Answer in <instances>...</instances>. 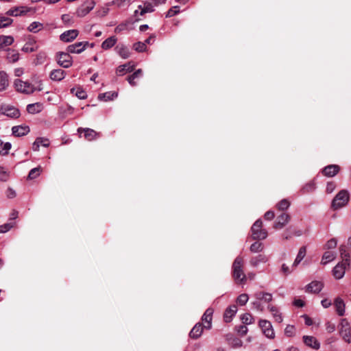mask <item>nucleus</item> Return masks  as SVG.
Wrapping results in <instances>:
<instances>
[{"mask_svg": "<svg viewBox=\"0 0 351 351\" xmlns=\"http://www.w3.org/2000/svg\"><path fill=\"white\" fill-rule=\"evenodd\" d=\"M20 215L19 211L16 210H12L10 213V217L8 219H16L17 218L20 217Z\"/></svg>", "mask_w": 351, "mask_h": 351, "instance_id": "nucleus-58", "label": "nucleus"}, {"mask_svg": "<svg viewBox=\"0 0 351 351\" xmlns=\"http://www.w3.org/2000/svg\"><path fill=\"white\" fill-rule=\"evenodd\" d=\"M95 3L90 1L87 4H83L77 10V15L80 17L86 16L94 8Z\"/></svg>", "mask_w": 351, "mask_h": 351, "instance_id": "nucleus-20", "label": "nucleus"}, {"mask_svg": "<svg viewBox=\"0 0 351 351\" xmlns=\"http://www.w3.org/2000/svg\"><path fill=\"white\" fill-rule=\"evenodd\" d=\"M268 311L271 313L274 320L278 323H281L283 320L282 313L278 308L274 305L269 304L267 306Z\"/></svg>", "mask_w": 351, "mask_h": 351, "instance_id": "nucleus-21", "label": "nucleus"}, {"mask_svg": "<svg viewBox=\"0 0 351 351\" xmlns=\"http://www.w3.org/2000/svg\"><path fill=\"white\" fill-rule=\"evenodd\" d=\"M259 326L261 327L263 334L269 339L275 337L274 330L269 321L266 319H261L259 321Z\"/></svg>", "mask_w": 351, "mask_h": 351, "instance_id": "nucleus-9", "label": "nucleus"}, {"mask_svg": "<svg viewBox=\"0 0 351 351\" xmlns=\"http://www.w3.org/2000/svg\"><path fill=\"white\" fill-rule=\"evenodd\" d=\"M30 129L27 125H16L12 128V134L15 136H23L27 134Z\"/></svg>", "mask_w": 351, "mask_h": 351, "instance_id": "nucleus-17", "label": "nucleus"}, {"mask_svg": "<svg viewBox=\"0 0 351 351\" xmlns=\"http://www.w3.org/2000/svg\"><path fill=\"white\" fill-rule=\"evenodd\" d=\"M43 27V23H41L40 22L34 21L29 25L27 29H28V31H29L31 32L37 33L40 29H42Z\"/></svg>", "mask_w": 351, "mask_h": 351, "instance_id": "nucleus-41", "label": "nucleus"}, {"mask_svg": "<svg viewBox=\"0 0 351 351\" xmlns=\"http://www.w3.org/2000/svg\"><path fill=\"white\" fill-rule=\"evenodd\" d=\"M14 226V223H6L0 226V233H5Z\"/></svg>", "mask_w": 351, "mask_h": 351, "instance_id": "nucleus-50", "label": "nucleus"}, {"mask_svg": "<svg viewBox=\"0 0 351 351\" xmlns=\"http://www.w3.org/2000/svg\"><path fill=\"white\" fill-rule=\"evenodd\" d=\"M133 48L135 51L138 52L145 51L147 49L146 45L142 42H137L134 44Z\"/></svg>", "mask_w": 351, "mask_h": 351, "instance_id": "nucleus-47", "label": "nucleus"}, {"mask_svg": "<svg viewBox=\"0 0 351 351\" xmlns=\"http://www.w3.org/2000/svg\"><path fill=\"white\" fill-rule=\"evenodd\" d=\"M350 264L349 254H345V259L339 263L332 269V274L336 279H341L344 275L346 270L349 267Z\"/></svg>", "mask_w": 351, "mask_h": 351, "instance_id": "nucleus-3", "label": "nucleus"}, {"mask_svg": "<svg viewBox=\"0 0 351 351\" xmlns=\"http://www.w3.org/2000/svg\"><path fill=\"white\" fill-rule=\"evenodd\" d=\"M241 322L245 325L251 324L254 322V319L252 315L250 313H244L241 317Z\"/></svg>", "mask_w": 351, "mask_h": 351, "instance_id": "nucleus-43", "label": "nucleus"}, {"mask_svg": "<svg viewBox=\"0 0 351 351\" xmlns=\"http://www.w3.org/2000/svg\"><path fill=\"white\" fill-rule=\"evenodd\" d=\"M12 22V19L0 15V28L8 27Z\"/></svg>", "mask_w": 351, "mask_h": 351, "instance_id": "nucleus-44", "label": "nucleus"}, {"mask_svg": "<svg viewBox=\"0 0 351 351\" xmlns=\"http://www.w3.org/2000/svg\"><path fill=\"white\" fill-rule=\"evenodd\" d=\"M6 14H8L9 16H19V8L16 7L13 9L9 10L6 12Z\"/></svg>", "mask_w": 351, "mask_h": 351, "instance_id": "nucleus-56", "label": "nucleus"}, {"mask_svg": "<svg viewBox=\"0 0 351 351\" xmlns=\"http://www.w3.org/2000/svg\"><path fill=\"white\" fill-rule=\"evenodd\" d=\"M12 147V145L10 143H3L0 139V155L1 156H7L9 153Z\"/></svg>", "mask_w": 351, "mask_h": 351, "instance_id": "nucleus-37", "label": "nucleus"}, {"mask_svg": "<svg viewBox=\"0 0 351 351\" xmlns=\"http://www.w3.org/2000/svg\"><path fill=\"white\" fill-rule=\"evenodd\" d=\"M303 341L305 345L312 349L319 350L320 348V343L313 336L304 335L303 336Z\"/></svg>", "mask_w": 351, "mask_h": 351, "instance_id": "nucleus-13", "label": "nucleus"}, {"mask_svg": "<svg viewBox=\"0 0 351 351\" xmlns=\"http://www.w3.org/2000/svg\"><path fill=\"white\" fill-rule=\"evenodd\" d=\"M350 199V194L347 190L340 191L334 197L332 202V207L334 209L340 208L346 206Z\"/></svg>", "mask_w": 351, "mask_h": 351, "instance_id": "nucleus-4", "label": "nucleus"}, {"mask_svg": "<svg viewBox=\"0 0 351 351\" xmlns=\"http://www.w3.org/2000/svg\"><path fill=\"white\" fill-rule=\"evenodd\" d=\"M66 52H58L56 55L58 64L64 68H69L72 65V57Z\"/></svg>", "mask_w": 351, "mask_h": 351, "instance_id": "nucleus-8", "label": "nucleus"}, {"mask_svg": "<svg viewBox=\"0 0 351 351\" xmlns=\"http://www.w3.org/2000/svg\"><path fill=\"white\" fill-rule=\"evenodd\" d=\"M237 331L239 335L245 336L247 334L248 329L247 327L244 324L238 326V328H237Z\"/></svg>", "mask_w": 351, "mask_h": 351, "instance_id": "nucleus-53", "label": "nucleus"}, {"mask_svg": "<svg viewBox=\"0 0 351 351\" xmlns=\"http://www.w3.org/2000/svg\"><path fill=\"white\" fill-rule=\"evenodd\" d=\"M14 42V38L11 36H0V47L11 45Z\"/></svg>", "mask_w": 351, "mask_h": 351, "instance_id": "nucleus-35", "label": "nucleus"}, {"mask_svg": "<svg viewBox=\"0 0 351 351\" xmlns=\"http://www.w3.org/2000/svg\"><path fill=\"white\" fill-rule=\"evenodd\" d=\"M254 297L258 301H264L267 303L273 300L272 294L265 291H257L254 293Z\"/></svg>", "mask_w": 351, "mask_h": 351, "instance_id": "nucleus-22", "label": "nucleus"}, {"mask_svg": "<svg viewBox=\"0 0 351 351\" xmlns=\"http://www.w3.org/2000/svg\"><path fill=\"white\" fill-rule=\"evenodd\" d=\"M117 38L112 36L106 39L101 44V48L104 50L112 48L117 43Z\"/></svg>", "mask_w": 351, "mask_h": 351, "instance_id": "nucleus-32", "label": "nucleus"}, {"mask_svg": "<svg viewBox=\"0 0 351 351\" xmlns=\"http://www.w3.org/2000/svg\"><path fill=\"white\" fill-rule=\"evenodd\" d=\"M78 34L79 31L77 29H70L63 32L60 35V38L63 42L69 43L75 39Z\"/></svg>", "mask_w": 351, "mask_h": 351, "instance_id": "nucleus-12", "label": "nucleus"}, {"mask_svg": "<svg viewBox=\"0 0 351 351\" xmlns=\"http://www.w3.org/2000/svg\"><path fill=\"white\" fill-rule=\"evenodd\" d=\"M9 86L8 75L3 71H0V92L5 90Z\"/></svg>", "mask_w": 351, "mask_h": 351, "instance_id": "nucleus-26", "label": "nucleus"}, {"mask_svg": "<svg viewBox=\"0 0 351 351\" xmlns=\"http://www.w3.org/2000/svg\"><path fill=\"white\" fill-rule=\"evenodd\" d=\"M136 79V77L133 75H129L128 77H127V80L128 81V82L130 83V85L134 86L136 85V83L135 82V80Z\"/></svg>", "mask_w": 351, "mask_h": 351, "instance_id": "nucleus-60", "label": "nucleus"}, {"mask_svg": "<svg viewBox=\"0 0 351 351\" xmlns=\"http://www.w3.org/2000/svg\"><path fill=\"white\" fill-rule=\"evenodd\" d=\"M268 261V257L265 254H258L252 257L250 261V264L252 267H257L260 263H265Z\"/></svg>", "mask_w": 351, "mask_h": 351, "instance_id": "nucleus-25", "label": "nucleus"}, {"mask_svg": "<svg viewBox=\"0 0 351 351\" xmlns=\"http://www.w3.org/2000/svg\"><path fill=\"white\" fill-rule=\"evenodd\" d=\"M213 313L214 310L212 308H208L203 314L202 321L204 323L205 329L209 330L211 328Z\"/></svg>", "mask_w": 351, "mask_h": 351, "instance_id": "nucleus-11", "label": "nucleus"}, {"mask_svg": "<svg viewBox=\"0 0 351 351\" xmlns=\"http://www.w3.org/2000/svg\"><path fill=\"white\" fill-rule=\"evenodd\" d=\"M263 249H264L263 244L259 241H256V242L253 243L250 247V250L252 253L261 252L263 250Z\"/></svg>", "mask_w": 351, "mask_h": 351, "instance_id": "nucleus-40", "label": "nucleus"}, {"mask_svg": "<svg viewBox=\"0 0 351 351\" xmlns=\"http://www.w3.org/2000/svg\"><path fill=\"white\" fill-rule=\"evenodd\" d=\"M306 254V246H302L300 248L298 255L293 263L292 267H297L300 263L302 261V259L305 257Z\"/></svg>", "mask_w": 351, "mask_h": 351, "instance_id": "nucleus-31", "label": "nucleus"}, {"mask_svg": "<svg viewBox=\"0 0 351 351\" xmlns=\"http://www.w3.org/2000/svg\"><path fill=\"white\" fill-rule=\"evenodd\" d=\"M295 328L293 325H287L285 329V334L287 337H293L295 335Z\"/></svg>", "mask_w": 351, "mask_h": 351, "instance_id": "nucleus-48", "label": "nucleus"}, {"mask_svg": "<svg viewBox=\"0 0 351 351\" xmlns=\"http://www.w3.org/2000/svg\"><path fill=\"white\" fill-rule=\"evenodd\" d=\"M339 334L347 343L351 342V328L348 322L343 319L340 323Z\"/></svg>", "mask_w": 351, "mask_h": 351, "instance_id": "nucleus-7", "label": "nucleus"}, {"mask_svg": "<svg viewBox=\"0 0 351 351\" xmlns=\"http://www.w3.org/2000/svg\"><path fill=\"white\" fill-rule=\"evenodd\" d=\"M326 326V330L328 333L333 332L335 330V324L334 323H332L330 322H328L325 324Z\"/></svg>", "mask_w": 351, "mask_h": 351, "instance_id": "nucleus-55", "label": "nucleus"}, {"mask_svg": "<svg viewBox=\"0 0 351 351\" xmlns=\"http://www.w3.org/2000/svg\"><path fill=\"white\" fill-rule=\"evenodd\" d=\"M9 178V173L0 166V181L6 182Z\"/></svg>", "mask_w": 351, "mask_h": 351, "instance_id": "nucleus-52", "label": "nucleus"}, {"mask_svg": "<svg viewBox=\"0 0 351 351\" xmlns=\"http://www.w3.org/2000/svg\"><path fill=\"white\" fill-rule=\"evenodd\" d=\"M42 145L43 147H48L49 145V142L47 138L38 137L36 139L32 145V149L34 151H38L40 146Z\"/></svg>", "mask_w": 351, "mask_h": 351, "instance_id": "nucleus-29", "label": "nucleus"}, {"mask_svg": "<svg viewBox=\"0 0 351 351\" xmlns=\"http://www.w3.org/2000/svg\"><path fill=\"white\" fill-rule=\"evenodd\" d=\"M40 171L41 168L40 167L32 169L28 174V178L30 180L36 178L40 175Z\"/></svg>", "mask_w": 351, "mask_h": 351, "instance_id": "nucleus-45", "label": "nucleus"}, {"mask_svg": "<svg viewBox=\"0 0 351 351\" xmlns=\"http://www.w3.org/2000/svg\"><path fill=\"white\" fill-rule=\"evenodd\" d=\"M340 170L337 165H330L325 167L322 170V173L327 177H333L337 175Z\"/></svg>", "mask_w": 351, "mask_h": 351, "instance_id": "nucleus-15", "label": "nucleus"}, {"mask_svg": "<svg viewBox=\"0 0 351 351\" xmlns=\"http://www.w3.org/2000/svg\"><path fill=\"white\" fill-rule=\"evenodd\" d=\"M237 312V306L236 305H231L227 308L223 314V319L226 322H230L232 317Z\"/></svg>", "mask_w": 351, "mask_h": 351, "instance_id": "nucleus-19", "label": "nucleus"}, {"mask_svg": "<svg viewBox=\"0 0 351 351\" xmlns=\"http://www.w3.org/2000/svg\"><path fill=\"white\" fill-rule=\"evenodd\" d=\"M324 287V284L320 281H313L306 286V291L310 293H319Z\"/></svg>", "mask_w": 351, "mask_h": 351, "instance_id": "nucleus-18", "label": "nucleus"}, {"mask_svg": "<svg viewBox=\"0 0 351 351\" xmlns=\"http://www.w3.org/2000/svg\"><path fill=\"white\" fill-rule=\"evenodd\" d=\"M75 95L80 99H86L87 97L86 92L82 88H77L75 93Z\"/></svg>", "mask_w": 351, "mask_h": 351, "instance_id": "nucleus-54", "label": "nucleus"}, {"mask_svg": "<svg viewBox=\"0 0 351 351\" xmlns=\"http://www.w3.org/2000/svg\"><path fill=\"white\" fill-rule=\"evenodd\" d=\"M290 202L284 199L281 200L277 205L276 209L278 210L277 219H289L290 216L285 211L289 207Z\"/></svg>", "mask_w": 351, "mask_h": 351, "instance_id": "nucleus-6", "label": "nucleus"}, {"mask_svg": "<svg viewBox=\"0 0 351 351\" xmlns=\"http://www.w3.org/2000/svg\"><path fill=\"white\" fill-rule=\"evenodd\" d=\"M134 69V64L132 63V62H129L127 64L120 65L117 69V73L118 75H122L125 73L132 72Z\"/></svg>", "mask_w": 351, "mask_h": 351, "instance_id": "nucleus-27", "label": "nucleus"}, {"mask_svg": "<svg viewBox=\"0 0 351 351\" xmlns=\"http://www.w3.org/2000/svg\"><path fill=\"white\" fill-rule=\"evenodd\" d=\"M244 259L238 256L234 261L232 266V276L237 284H244L246 282V276L243 272Z\"/></svg>", "mask_w": 351, "mask_h": 351, "instance_id": "nucleus-1", "label": "nucleus"}, {"mask_svg": "<svg viewBox=\"0 0 351 351\" xmlns=\"http://www.w3.org/2000/svg\"><path fill=\"white\" fill-rule=\"evenodd\" d=\"M179 12H180L179 6H173L167 11V12L166 14V17L167 18L172 17V16H175L176 14H178Z\"/></svg>", "mask_w": 351, "mask_h": 351, "instance_id": "nucleus-49", "label": "nucleus"}, {"mask_svg": "<svg viewBox=\"0 0 351 351\" xmlns=\"http://www.w3.org/2000/svg\"><path fill=\"white\" fill-rule=\"evenodd\" d=\"M336 188V184L334 182H328L326 186V192L331 193Z\"/></svg>", "mask_w": 351, "mask_h": 351, "instance_id": "nucleus-57", "label": "nucleus"}, {"mask_svg": "<svg viewBox=\"0 0 351 351\" xmlns=\"http://www.w3.org/2000/svg\"><path fill=\"white\" fill-rule=\"evenodd\" d=\"M249 300L248 295L246 293H242L239 295L237 299V302L241 305L243 306L245 305Z\"/></svg>", "mask_w": 351, "mask_h": 351, "instance_id": "nucleus-46", "label": "nucleus"}, {"mask_svg": "<svg viewBox=\"0 0 351 351\" xmlns=\"http://www.w3.org/2000/svg\"><path fill=\"white\" fill-rule=\"evenodd\" d=\"M118 95L116 92H106L105 93L99 94L98 96L99 99L105 101L113 99L114 97H117Z\"/></svg>", "mask_w": 351, "mask_h": 351, "instance_id": "nucleus-38", "label": "nucleus"}, {"mask_svg": "<svg viewBox=\"0 0 351 351\" xmlns=\"http://www.w3.org/2000/svg\"><path fill=\"white\" fill-rule=\"evenodd\" d=\"M38 49L35 40H29L23 46L22 50L25 52H34Z\"/></svg>", "mask_w": 351, "mask_h": 351, "instance_id": "nucleus-36", "label": "nucleus"}, {"mask_svg": "<svg viewBox=\"0 0 351 351\" xmlns=\"http://www.w3.org/2000/svg\"><path fill=\"white\" fill-rule=\"evenodd\" d=\"M262 221H255L252 226V234L254 239H265L267 236V232L262 229Z\"/></svg>", "mask_w": 351, "mask_h": 351, "instance_id": "nucleus-5", "label": "nucleus"}, {"mask_svg": "<svg viewBox=\"0 0 351 351\" xmlns=\"http://www.w3.org/2000/svg\"><path fill=\"white\" fill-rule=\"evenodd\" d=\"M19 58V53L14 50H8L7 58L10 62H16Z\"/></svg>", "mask_w": 351, "mask_h": 351, "instance_id": "nucleus-42", "label": "nucleus"}, {"mask_svg": "<svg viewBox=\"0 0 351 351\" xmlns=\"http://www.w3.org/2000/svg\"><path fill=\"white\" fill-rule=\"evenodd\" d=\"M337 241L335 239H331L326 242L324 247L326 249H334L337 247Z\"/></svg>", "mask_w": 351, "mask_h": 351, "instance_id": "nucleus-51", "label": "nucleus"}, {"mask_svg": "<svg viewBox=\"0 0 351 351\" xmlns=\"http://www.w3.org/2000/svg\"><path fill=\"white\" fill-rule=\"evenodd\" d=\"M276 217L274 212L269 210L265 214V219H273Z\"/></svg>", "mask_w": 351, "mask_h": 351, "instance_id": "nucleus-61", "label": "nucleus"}, {"mask_svg": "<svg viewBox=\"0 0 351 351\" xmlns=\"http://www.w3.org/2000/svg\"><path fill=\"white\" fill-rule=\"evenodd\" d=\"M89 45L88 42H78L75 44L70 45L66 47L68 53H80L86 49V47Z\"/></svg>", "mask_w": 351, "mask_h": 351, "instance_id": "nucleus-10", "label": "nucleus"}, {"mask_svg": "<svg viewBox=\"0 0 351 351\" xmlns=\"http://www.w3.org/2000/svg\"><path fill=\"white\" fill-rule=\"evenodd\" d=\"M77 132L80 134L84 132V138L89 141L95 140L99 136V133L90 128H79Z\"/></svg>", "mask_w": 351, "mask_h": 351, "instance_id": "nucleus-14", "label": "nucleus"}, {"mask_svg": "<svg viewBox=\"0 0 351 351\" xmlns=\"http://www.w3.org/2000/svg\"><path fill=\"white\" fill-rule=\"evenodd\" d=\"M14 86L17 91L25 94H32L34 91H40L43 90L40 83H39L37 86H35L28 82H24L19 79L15 80Z\"/></svg>", "mask_w": 351, "mask_h": 351, "instance_id": "nucleus-2", "label": "nucleus"}, {"mask_svg": "<svg viewBox=\"0 0 351 351\" xmlns=\"http://www.w3.org/2000/svg\"><path fill=\"white\" fill-rule=\"evenodd\" d=\"M154 5L152 2L145 1L143 5H139L138 8L141 10L140 14L143 16L145 13H151L154 11Z\"/></svg>", "mask_w": 351, "mask_h": 351, "instance_id": "nucleus-24", "label": "nucleus"}, {"mask_svg": "<svg viewBox=\"0 0 351 351\" xmlns=\"http://www.w3.org/2000/svg\"><path fill=\"white\" fill-rule=\"evenodd\" d=\"M126 28H127L126 24H120L115 27L114 32L117 34L120 33L122 31L126 29Z\"/></svg>", "mask_w": 351, "mask_h": 351, "instance_id": "nucleus-59", "label": "nucleus"}, {"mask_svg": "<svg viewBox=\"0 0 351 351\" xmlns=\"http://www.w3.org/2000/svg\"><path fill=\"white\" fill-rule=\"evenodd\" d=\"M65 71L62 69H54L50 73V78L52 80L60 81L64 78Z\"/></svg>", "mask_w": 351, "mask_h": 351, "instance_id": "nucleus-30", "label": "nucleus"}, {"mask_svg": "<svg viewBox=\"0 0 351 351\" xmlns=\"http://www.w3.org/2000/svg\"><path fill=\"white\" fill-rule=\"evenodd\" d=\"M336 257V254L333 252L327 251L325 252L322 256L321 263L322 265H326L328 263L332 261Z\"/></svg>", "mask_w": 351, "mask_h": 351, "instance_id": "nucleus-33", "label": "nucleus"}, {"mask_svg": "<svg viewBox=\"0 0 351 351\" xmlns=\"http://www.w3.org/2000/svg\"><path fill=\"white\" fill-rule=\"evenodd\" d=\"M3 114L11 118H18L20 116L19 110L12 106H8L3 109Z\"/></svg>", "mask_w": 351, "mask_h": 351, "instance_id": "nucleus-28", "label": "nucleus"}, {"mask_svg": "<svg viewBox=\"0 0 351 351\" xmlns=\"http://www.w3.org/2000/svg\"><path fill=\"white\" fill-rule=\"evenodd\" d=\"M281 271L285 276L289 275L291 272L289 269V267L285 264H282Z\"/></svg>", "mask_w": 351, "mask_h": 351, "instance_id": "nucleus-63", "label": "nucleus"}, {"mask_svg": "<svg viewBox=\"0 0 351 351\" xmlns=\"http://www.w3.org/2000/svg\"><path fill=\"white\" fill-rule=\"evenodd\" d=\"M334 305H335L337 313L339 316H343L345 313V307H346L343 300L340 298H337L335 300Z\"/></svg>", "mask_w": 351, "mask_h": 351, "instance_id": "nucleus-23", "label": "nucleus"}, {"mask_svg": "<svg viewBox=\"0 0 351 351\" xmlns=\"http://www.w3.org/2000/svg\"><path fill=\"white\" fill-rule=\"evenodd\" d=\"M204 328H205L204 326H203L202 323H197L189 332L190 337L194 339H198L201 337Z\"/></svg>", "mask_w": 351, "mask_h": 351, "instance_id": "nucleus-16", "label": "nucleus"}, {"mask_svg": "<svg viewBox=\"0 0 351 351\" xmlns=\"http://www.w3.org/2000/svg\"><path fill=\"white\" fill-rule=\"evenodd\" d=\"M252 304L254 308H255L256 310L260 311H263V307L261 304L260 301L256 300V301L253 302Z\"/></svg>", "mask_w": 351, "mask_h": 351, "instance_id": "nucleus-62", "label": "nucleus"}, {"mask_svg": "<svg viewBox=\"0 0 351 351\" xmlns=\"http://www.w3.org/2000/svg\"><path fill=\"white\" fill-rule=\"evenodd\" d=\"M116 49L117 50L118 53L120 56H121L123 58L126 59L130 57V52L128 47L121 45V46H117Z\"/></svg>", "mask_w": 351, "mask_h": 351, "instance_id": "nucleus-39", "label": "nucleus"}, {"mask_svg": "<svg viewBox=\"0 0 351 351\" xmlns=\"http://www.w3.org/2000/svg\"><path fill=\"white\" fill-rule=\"evenodd\" d=\"M293 304L297 307H303L304 306V302L301 299H295L293 301Z\"/></svg>", "mask_w": 351, "mask_h": 351, "instance_id": "nucleus-64", "label": "nucleus"}, {"mask_svg": "<svg viewBox=\"0 0 351 351\" xmlns=\"http://www.w3.org/2000/svg\"><path fill=\"white\" fill-rule=\"evenodd\" d=\"M43 110V104L40 103H35L27 105V111L30 114H36L40 112Z\"/></svg>", "mask_w": 351, "mask_h": 351, "instance_id": "nucleus-34", "label": "nucleus"}]
</instances>
